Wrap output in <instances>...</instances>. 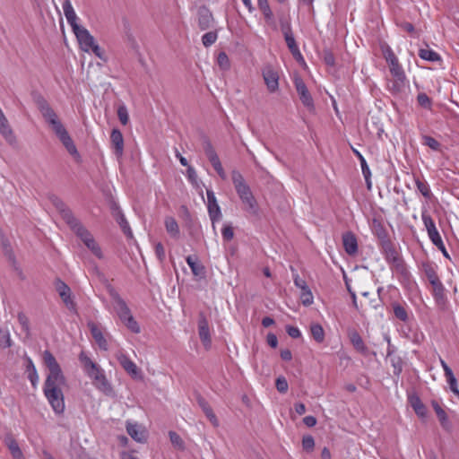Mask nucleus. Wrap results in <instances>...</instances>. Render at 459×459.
Instances as JSON below:
<instances>
[{
  "mask_svg": "<svg viewBox=\"0 0 459 459\" xmlns=\"http://www.w3.org/2000/svg\"><path fill=\"white\" fill-rule=\"evenodd\" d=\"M417 102L421 108L429 110L431 109L432 100L425 92H420L418 94Z\"/></svg>",
  "mask_w": 459,
  "mask_h": 459,
  "instance_id": "obj_46",
  "label": "nucleus"
},
{
  "mask_svg": "<svg viewBox=\"0 0 459 459\" xmlns=\"http://www.w3.org/2000/svg\"><path fill=\"white\" fill-rule=\"evenodd\" d=\"M169 436L170 442L174 446H176L178 447H183L184 442L178 433H176L175 431H169Z\"/></svg>",
  "mask_w": 459,
  "mask_h": 459,
  "instance_id": "obj_62",
  "label": "nucleus"
},
{
  "mask_svg": "<svg viewBox=\"0 0 459 459\" xmlns=\"http://www.w3.org/2000/svg\"><path fill=\"white\" fill-rule=\"evenodd\" d=\"M0 346L9 348L12 346V340L8 331L0 330Z\"/></svg>",
  "mask_w": 459,
  "mask_h": 459,
  "instance_id": "obj_54",
  "label": "nucleus"
},
{
  "mask_svg": "<svg viewBox=\"0 0 459 459\" xmlns=\"http://www.w3.org/2000/svg\"><path fill=\"white\" fill-rule=\"evenodd\" d=\"M88 326L90 328L91 333L92 335V338L96 342V343L99 345L100 349L107 351L108 350V342L105 337L103 336V333L100 330V328L93 322L88 323Z\"/></svg>",
  "mask_w": 459,
  "mask_h": 459,
  "instance_id": "obj_25",
  "label": "nucleus"
},
{
  "mask_svg": "<svg viewBox=\"0 0 459 459\" xmlns=\"http://www.w3.org/2000/svg\"><path fill=\"white\" fill-rule=\"evenodd\" d=\"M257 5L268 24L274 23V17L268 0H257Z\"/></svg>",
  "mask_w": 459,
  "mask_h": 459,
  "instance_id": "obj_31",
  "label": "nucleus"
},
{
  "mask_svg": "<svg viewBox=\"0 0 459 459\" xmlns=\"http://www.w3.org/2000/svg\"><path fill=\"white\" fill-rule=\"evenodd\" d=\"M165 228L167 232L169 234L170 237L174 238H179V227L177 222V221L173 217H166L165 221Z\"/></svg>",
  "mask_w": 459,
  "mask_h": 459,
  "instance_id": "obj_33",
  "label": "nucleus"
},
{
  "mask_svg": "<svg viewBox=\"0 0 459 459\" xmlns=\"http://www.w3.org/2000/svg\"><path fill=\"white\" fill-rule=\"evenodd\" d=\"M17 318H18V321H19L20 325H22V329L25 332L29 333L30 324H29V319L26 316V315L22 312H20L17 316Z\"/></svg>",
  "mask_w": 459,
  "mask_h": 459,
  "instance_id": "obj_63",
  "label": "nucleus"
},
{
  "mask_svg": "<svg viewBox=\"0 0 459 459\" xmlns=\"http://www.w3.org/2000/svg\"><path fill=\"white\" fill-rule=\"evenodd\" d=\"M197 403L199 406L202 408L203 411L204 412L205 416L208 418V420L211 421V423L217 427L219 425V420L213 412L212 407L208 403V402L202 396L197 397Z\"/></svg>",
  "mask_w": 459,
  "mask_h": 459,
  "instance_id": "obj_28",
  "label": "nucleus"
},
{
  "mask_svg": "<svg viewBox=\"0 0 459 459\" xmlns=\"http://www.w3.org/2000/svg\"><path fill=\"white\" fill-rule=\"evenodd\" d=\"M352 152L358 157V159L359 160L363 176L369 175L370 169H369V167L368 166V163H367L365 158L363 157V155L354 148H352Z\"/></svg>",
  "mask_w": 459,
  "mask_h": 459,
  "instance_id": "obj_51",
  "label": "nucleus"
},
{
  "mask_svg": "<svg viewBox=\"0 0 459 459\" xmlns=\"http://www.w3.org/2000/svg\"><path fill=\"white\" fill-rule=\"evenodd\" d=\"M300 299L304 306H309L313 303V295L309 288L301 290Z\"/></svg>",
  "mask_w": 459,
  "mask_h": 459,
  "instance_id": "obj_52",
  "label": "nucleus"
},
{
  "mask_svg": "<svg viewBox=\"0 0 459 459\" xmlns=\"http://www.w3.org/2000/svg\"><path fill=\"white\" fill-rule=\"evenodd\" d=\"M73 32L78 40L81 49L84 52H89L91 48L95 44L93 36L91 35L89 30L82 25L75 28Z\"/></svg>",
  "mask_w": 459,
  "mask_h": 459,
  "instance_id": "obj_9",
  "label": "nucleus"
},
{
  "mask_svg": "<svg viewBox=\"0 0 459 459\" xmlns=\"http://www.w3.org/2000/svg\"><path fill=\"white\" fill-rule=\"evenodd\" d=\"M371 228L373 233L378 238L380 245L384 244L385 241L390 240L388 233L380 220L374 218L371 222Z\"/></svg>",
  "mask_w": 459,
  "mask_h": 459,
  "instance_id": "obj_23",
  "label": "nucleus"
},
{
  "mask_svg": "<svg viewBox=\"0 0 459 459\" xmlns=\"http://www.w3.org/2000/svg\"><path fill=\"white\" fill-rule=\"evenodd\" d=\"M428 235L432 241V243L438 247L439 249H444V243L441 238V236L439 235L437 228L434 230H431L428 232Z\"/></svg>",
  "mask_w": 459,
  "mask_h": 459,
  "instance_id": "obj_45",
  "label": "nucleus"
},
{
  "mask_svg": "<svg viewBox=\"0 0 459 459\" xmlns=\"http://www.w3.org/2000/svg\"><path fill=\"white\" fill-rule=\"evenodd\" d=\"M241 202L245 204V210L252 214V215H257L258 214V204L256 202V199L255 198L253 193L248 194V195H243L239 197Z\"/></svg>",
  "mask_w": 459,
  "mask_h": 459,
  "instance_id": "obj_29",
  "label": "nucleus"
},
{
  "mask_svg": "<svg viewBox=\"0 0 459 459\" xmlns=\"http://www.w3.org/2000/svg\"><path fill=\"white\" fill-rule=\"evenodd\" d=\"M56 289L60 298L68 308L74 307V303L71 298V289L63 281L57 279L56 281Z\"/></svg>",
  "mask_w": 459,
  "mask_h": 459,
  "instance_id": "obj_17",
  "label": "nucleus"
},
{
  "mask_svg": "<svg viewBox=\"0 0 459 459\" xmlns=\"http://www.w3.org/2000/svg\"><path fill=\"white\" fill-rule=\"evenodd\" d=\"M155 255L158 260L162 263L166 258L165 248L160 242H158L154 247Z\"/></svg>",
  "mask_w": 459,
  "mask_h": 459,
  "instance_id": "obj_60",
  "label": "nucleus"
},
{
  "mask_svg": "<svg viewBox=\"0 0 459 459\" xmlns=\"http://www.w3.org/2000/svg\"><path fill=\"white\" fill-rule=\"evenodd\" d=\"M63 10L68 24L72 28V30L81 26L77 22L78 17L74 10V7L70 0H65V2L63 3Z\"/></svg>",
  "mask_w": 459,
  "mask_h": 459,
  "instance_id": "obj_22",
  "label": "nucleus"
},
{
  "mask_svg": "<svg viewBox=\"0 0 459 459\" xmlns=\"http://www.w3.org/2000/svg\"><path fill=\"white\" fill-rule=\"evenodd\" d=\"M117 359L119 361L122 368L133 379H142L143 377L141 369L127 356L122 354L118 356Z\"/></svg>",
  "mask_w": 459,
  "mask_h": 459,
  "instance_id": "obj_15",
  "label": "nucleus"
},
{
  "mask_svg": "<svg viewBox=\"0 0 459 459\" xmlns=\"http://www.w3.org/2000/svg\"><path fill=\"white\" fill-rule=\"evenodd\" d=\"M415 185L418 191L427 199L430 200L433 194L430 190L429 185L426 181L420 180L419 178H415Z\"/></svg>",
  "mask_w": 459,
  "mask_h": 459,
  "instance_id": "obj_37",
  "label": "nucleus"
},
{
  "mask_svg": "<svg viewBox=\"0 0 459 459\" xmlns=\"http://www.w3.org/2000/svg\"><path fill=\"white\" fill-rule=\"evenodd\" d=\"M433 297L438 305H445L446 299L445 294V287L442 282L432 286Z\"/></svg>",
  "mask_w": 459,
  "mask_h": 459,
  "instance_id": "obj_36",
  "label": "nucleus"
},
{
  "mask_svg": "<svg viewBox=\"0 0 459 459\" xmlns=\"http://www.w3.org/2000/svg\"><path fill=\"white\" fill-rule=\"evenodd\" d=\"M419 56L429 62L440 61L441 56L436 51L429 48H420L419 50Z\"/></svg>",
  "mask_w": 459,
  "mask_h": 459,
  "instance_id": "obj_39",
  "label": "nucleus"
},
{
  "mask_svg": "<svg viewBox=\"0 0 459 459\" xmlns=\"http://www.w3.org/2000/svg\"><path fill=\"white\" fill-rule=\"evenodd\" d=\"M342 246L348 255H356L358 252V241L355 234L351 231L344 232L342 234Z\"/></svg>",
  "mask_w": 459,
  "mask_h": 459,
  "instance_id": "obj_18",
  "label": "nucleus"
},
{
  "mask_svg": "<svg viewBox=\"0 0 459 459\" xmlns=\"http://www.w3.org/2000/svg\"><path fill=\"white\" fill-rule=\"evenodd\" d=\"M2 247H3L4 255L8 258V260L10 262H12V264L13 265H15V264H16L15 256H14V254L13 252V249H12L11 245L8 242V240H3Z\"/></svg>",
  "mask_w": 459,
  "mask_h": 459,
  "instance_id": "obj_48",
  "label": "nucleus"
},
{
  "mask_svg": "<svg viewBox=\"0 0 459 459\" xmlns=\"http://www.w3.org/2000/svg\"><path fill=\"white\" fill-rule=\"evenodd\" d=\"M262 75L264 81V83L267 87L269 92L273 93L279 89V74L278 72L275 71L273 66L266 65L263 71Z\"/></svg>",
  "mask_w": 459,
  "mask_h": 459,
  "instance_id": "obj_10",
  "label": "nucleus"
},
{
  "mask_svg": "<svg viewBox=\"0 0 459 459\" xmlns=\"http://www.w3.org/2000/svg\"><path fill=\"white\" fill-rule=\"evenodd\" d=\"M56 135L60 140V142L63 143L66 151L69 152L70 155H72L76 160H79L80 154L77 151V148L69 135L67 130L65 128L60 130L59 132L56 133Z\"/></svg>",
  "mask_w": 459,
  "mask_h": 459,
  "instance_id": "obj_14",
  "label": "nucleus"
},
{
  "mask_svg": "<svg viewBox=\"0 0 459 459\" xmlns=\"http://www.w3.org/2000/svg\"><path fill=\"white\" fill-rule=\"evenodd\" d=\"M231 179L238 197L248 195V194L252 193L249 186L246 183L244 177L238 170L234 169L231 171Z\"/></svg>",
  "mask_w": 459,
  "mask_h": 459,
  "instance_id": "obj_13",
  "label": "nucleus"
},
{
  "mask_svg": "<svg viewBox=\"0 0 459 459\" xmlns=\"http://www.w3.org/2000/svg\"><path fill=\"white\" fill-rule=\"evenodd\" d=\"M423 139V144L429 147L430 149L434 151H438L440 148V143L438 141H437L435 138L429 135H424L422 137Z\"/></svg>",
  "mask_w": 459,
  "mask_h": 459,
  "instance_id": "obj_53",
  "label": "nucleus"
},
{
  "mask_svg": "<svg viewBox=\"0 0 459 459\" xmlns=\"http://www.w3.org/2000/svg\"><path fill=\"white\" fill-rule=\"evenodd\" d=\"M126 429L127 434L135 442L140 444H145L147 442L149 433L143 425L128 420L126 421Z\"/></svg>",
  "mask_w": 459,
  "mask_h": 459,
  "instance_id": "obj_7",
  "label": "nucleus"
},
{
  "mask_svg": "<svg viewBox=\"0 0 459 459\" xmlns=\"http://www.w3.org/2000/svg\"><path fill=\"white\" fill-rule=\"evenodd\" d=\"M217 39V31H209L203 35L202 43L205 48H209L216 42Z\"/></svg>",
  "mask_w": 459,
  "mask_h": 459,
  "instance_id": "obj_44",
  "label": "nucleus"
},
{
  "mask_svg": "<svg viewBox=\"0 0 459 459\" xmlns=\"http://www.w3.org/2000/svg\"><path fill=\"white\" fill-rule=\"evenodd\" d=\"M43 363L48 370L43 385V394L56 414L65 411L63 386L66 385V378L54 355L48 350L42 354Z\"/></svg>",
  "mask_w": 459,
  "mask_h": 459,
  "instance_id": "obj_1",
  "label": "nucleus"
},
{
  "mask_svg": "<svg viewBox=\"0 0 459 459\" xmlns=\"http://www.w3.org/2000/svg\"><path fill=\"white\" fill-rule=\"evenodd\" d=\"M117 117L123 126H126L129 123V114L125 105H119L117 109Z\"/></svg>",
  "mask_w": 459,
  "mask_h": 459,
  "instance_id": "obj_43",
  "label": "nucleus"
},
{
  "mask_svg": "<svg viewBox=\"0 0 459 459\" xmlns=\"http://www.w3.org/2000/svg\"><path fill=\"white\" fill-rule=\"evenodd\" d=\"M198 333L205 347H209L211 345L212 339L208 321L204 316V314L200 315V318L198 321Z\"/></svg>",
  "mask_w": 459,
  "mask_h": 459,
  "instance_id": "obj_19",
  "label": "nucleus"
},
{
  "mask_svg": "<svg viewBox=\"0 0 459 459\" xmlns=\"http://www.w3.org/2000/svg\"><path fill=\"white\" fill-rule=\"evenodd\" d=\"M217 64L221 70L227 71L230 67V62L225 52H220L217 56Z\"/></svg>",
  "mask_w": 459,
  "mask_h": 459,
  "instance_id": "obj_47",
  "label": "nucleus"
},
{
  "mask_svg": "<svg viewBox=\"0 0 459 459\" xmlns=\"http://www.w3.org/2000/svg\"><path fill=\"white\" fill-rule=\"evenodd\" d=\"M5 444L8 447L12 456L14 459H22V457H23L22 452L18 443L14 439L10 438L5 441Z\"/></svg>",
  "mask_w": 459,
  "mask_h": 459,
  "instance_id": "obj_40",
  "label": "nucleus"
},
{
  "mask_svg": "<svg viewBox=\"0 0 459 459\" xmlns=\"http://www.w3.org/2000/svg\"><path fill=\"white\" fill-rule=\"evenodd\" d=\"M315 446L314 437L310 435L304 436L302 438V447L307 452L313 451Z\"/></svg>",
  "mask_w": 459,
  "mask_h": 459,
  "instance_id": "obj_55",
  "label": "nucleus"
},
{
  "mask_svg": "<svg viewBox=\"0 0 459 459\" xmlns=\"http://www.w3.org/2000/svg\"><path fill=\"white\" fill-rule=\"evenodd\" d=\"M0 134L10 144L16 143V137L4 112L0 113Z\"/></svg>",
  "mask_w": 459,
  "mask_h": 459,
  "instance_id": "obj_21",
  "label": "nucleus"
},
{
  "mask_svg": "<svg viewBox=\"0 0 459 459\" xmlns=\"http://www.w3.org/2000/svg\"><path fill=\"white\" fill-rule=\"evenodd\" d=\"M198 27L202 30H206L212 27L214 18L206 5H201L197 9Z\"/></svg>",
  "mask_w": 459,
  "mask_h": 459,
  "instance_id": "obj_12",
  "label": "nucleus"
},
{
  "mask_svg": "<svg viewBox=\"0 0 459 459\" xmlns=\"http://www.w3.org/2000/svg\"><path fill=\"white\" fill-rule=\"evenodd\" d=\"M294 85L302 104L309 110L314 109L315 105L313 98L302 78L299 76L295 77Z\"/></svg>",
  "mask_w": 459,
  "mask_h": 459,
  "instance_id": "obj_8",
  "label": "nucleus"
},
{
  "mask_svg": "<svg viewBox=\"0 0 459 459\" xmlns=\"http://www.w3.org/2000/svg\"><path fill=\"white\" fill-rule=\"evenodd\" d=\"M203 148L208 159L217 155V152H215L211 141L207 137L204 138Z\"/></svg>",
  "mask_w": 459,
  "mask_h": 459,
  "instance_id": "obj_49",
  "label": "nucleus"
},
{
  "mask_svg": "<svg viewBox=\"0 0 459 459\" xmlns=\"http://www.w3.org/2000/svg\"><path fill=\"white\" fill-rule=\"evenodd\" d=\"M392 308L394 316L402 322H407L409 319L408 311L405 305L399 302H393Z\"/></svg>",
  "mask_w": 459,
  "mask_h": 459,
  "instance_id": "obj_34",
  "label": "nucleus"
},
{
  "mask_svg": "<svg viewBox=\"0 0 459 459\" xmlns=\"http://www.w3.org/2000/svg\"><path fill=\"white\" fill-rule=\"evenodd\" d=\"M36 103L42 117L55 134L65 128L56 113L42 96L38 97Z\"/></svg>",
  "mask_w": 459,
  "mask_h": 459,
  "instance_id": "obj_5",
  "label": "nucleus"
},
{
  "mask_svg": "<svg viewBox=\"0 0 459 459\" xmlns=\"http://www.w3.org/2000/svg\"><path fill=\"white\" fill-rule=\"evenodd\" d=\"M350 341L353 345L354 349L361 353L364 356H368L369 354V350L368 346L365 344L363 339L359 335V333L356 331H353L350 333Z\"/></svg>",
  "mask_w": 459,
  "mask_h": 459,
  "instance_id": "obj_26",
  "label": "nucleus"
},
{
  "mask_svg": "<svg viewBox=\"0 0 459 459\" xmlns=\"http://www.w3.org/2000/svg\"><path fill=\"white\" fill-rule=\"evenodd\" d=\"M393 367V373L395 377H399L403 371V361L400 356H393L389 358Z\"/></svg>",
  "mask_w": 459,
  "mask_h": 459,
  "instance_id": "obj_41",
  "label": "nucleus"
},
{
  "mask_svg": "<svg viewBox=\"0 0 459 459\" xmlns=\"http://www.w3.org/2000/svg\"><path fill=\"white\" fill-rule=\"evenodd\" d=\"M70 229L84 243V245L99 258L102 257L101 249L96 243L91 232L78 220Z\"/></svg>",
  "mask_w": 459,
  "mask_h": 459,
  "instance_id": "obj_6",
  "label": "nucleus"
},
{
  "mask_svg": "<svg viewBox=\"0 0 459 459\" xmlns=\"http://www.w3.org/2000/svg\"><path fill=\"white\" fill-rule=\"evenodd\" d=\"M422 269L431 286L437 285V283L441 282L437 273V271L432 264H430L429 263H424L422 264Z\"/></svg>",
  "mask_w": 459,
  "mask_h": 459,
  "instance_id": "obj_32",
  "label": "nucleus"
},
{
  "mask_svg": "<svg viewBox=\"0 0 459 459\" xmlns=\"http://www.w3.org/2000/svg\"><path fill=\"white\" fill-rule=\"evenodd\" d=\"M382 253L390 268L396 274H399L403 280H409L411 274L407 269L406 264L395 247L394 244L389 240L380 245Z\"/></svg>",
  "mask_w": 459,
  "mask_h": 459,
  "instance_id": "obj_2",
  "label": "nucleus"
},
{
  "mask_svg": "<svg viewBox=\"0 0 459 459\" xmlns=\"http://www.w3.org/2000/svg\"><path fill=\"white\" fill-rule=\"evenodd\" d=\"M26 372L32 386L36 387L39 383V375L36 367L30 358L27 359Z\"/></svg>",
  "mask_w": 459,
  "mask_h": 459,
  "instance_id": "obj_35",
  "label": "nucleus"
},
{
  "mask_svg": "<svg viewBox=\"0 0 459 459\" xmlns=\"http://www.w3.org/2000/svg\"><path fill=\"white\" fill-rule=\"evenodd\" d=\"M323 59L324 62L329 66H333L335 65L334 56L330 50H324Z\"/></svg>",
  "mask_w": 459,
  "mask_h": 459,
  "instance_id": "obj_64",
  "label": "nucleus"
},
{
  "mask_svg": "<svg viewBox=\"0 0 459 459\" xmlns=\"http://www.w3.org/2000/svg\"><path fill=\"white\" fill-rule=\"evenodd\" d=\"M388 65L392 76L405 74L402 65L399 63V60H396L394 63H389Z\"/></svg>",
  "mask_w": 459,
  "mask_h": 459,
  "instance_id": "obj_57",
  "label": "nucleus"
},
{
  "mask_svg": "<svg viewBox=\"0 0 459 459\" xmlns=\"http://www.w3.org/2000/svg\"><path fill=\"white\" fill-rule=\"evenodd\" d=\"M206 195L209 217L212 225H214L216 221L221 219V208L217 203L215 195L212 190H207Z\"/></svg>",
  "mask_w": 459,
  "mask_h": 459,
  "instance_id": "obj_11",
  "label": "nucleus"
},
{
  "mask_svg": "<svg viewBox=\"0 0 459 459\" xmlns=\"http://www.w3.org/2000/svg\"><path fill=\"white\" fill-rule=\"evenodd\" d=\"M187 264L189 265L192 273L200 279L204 278L206 270L204 264L199 261L197 255H188L186 258Z\"/></svg>",
  "mask_w": 459,
  "mask_h": 459,
  "instance_id": "obj_20",
  "label": "nucleus"
},
{
  "mask_svg": "<svg viewBox=\"0 0 459 459\" xmlns=\"http://www.w3.org/2000/svg\"><path fill=\"white\" fill-rule=\"evenodd\" d=\"M407 82L406 75H394L388 82V90L392 94H399L404 91Z\"/></svg>",
  "mask_w": 459,
  "mask_h": 459,
  "instance_id": "obj_24",
  "label": "nucleus"
},
{
  "mask_svg": "<svg viewBox=\"0 0 459 459\" xmlns=\"http://www.w3.org/2000/svg\"><path fill=\"white\" fill-rule=\"evenodd\" d=\"M79 359L88 377L93 380V385L105 394L112 393V387L106 379L103 370L83 351L80 353Z\"/></svg>",
  "mask_w": 459,
  "mask_h": 459,
  "instance_id": "obj_3",
  "label": "nucleus"
},
{
  "mask_svg": "<svg viewBox=\"0 0 459 459\" xmlns=\"http://www.w3.org/2000/svg\"><path fill=\"white\" fill-rule=\"evenodd\" d=\"M117 223H118L122 232L125 234L126 238L128 240H134L133 231L131 230V227L126 219L124 213L119 210V208L117 206Z\"/></svg>",
  "mask_w": 459,
  "mask_h": 459,
  "instance_id": "obj_27",
  "label": "nucleus"
},
{
  "mask_svg": "<svg viewBox=\"0 0 459 459\" xmlns=\"http://www.w3.org/2000/svg\"><path fill=\"white\" fill-rule=\"evenodd\" d=\"M117 316L121 324L131 333L138 334L141 333V326L126 302L117 296Z\"/></svg>",
  "mask_w": 459,
  "mask_h": 459,
  "instance_id": "obj_4",
  "label": "nucleus"
},
{
  "mask_svg": "<svg viewBox=\"0 0 459 459\" xmlns=\"http://www.w3.org/2000/svg\"><path fill=\"white\" fill-rule=\"evenodd\" d=\"M382 53L387 64L394 63V61L398 60L394 51L388 45L382 47Z\"/></svg>",
  "mask_w": 459,
  "mask_h": 459,
  "instance_id": "obj_50",
  "label": "nucleus"
},
{
  "mask_svg": "<svg viewBox=\"0 0 459 459\" xmlns=\"http://www.w3.org/2000/svg\"><path fill=\"white\" fill-rule=\"evenodd\" d=\"M421 218L428 232L431 230L436 229L434 220L431 218L429 214L422 212Z\"/></svg>",
  "mask_w": 459,
  "mask_h": 459,
  "instance_id": "obj_58",
  "label": "nucleus"
},
{
  "mask_svg": "<svg viewBox=\"0 0 459 459\" xmlns=\"http://www.w3.org/2000/svg\"><path fill=\"white\" fill-rule=\"evenodd\" d=\"M310 333L316 342L322 343L325 341V330L320 324H312L310 325Z\"/></svg>",
  "mask_w": 459,
  "mask_h": 459,
  "instance_id": "obj_38",
  "label": "nucleus"
},
{
  "mask_svg": "<svg viewBox=\"0 0 459 459\" xmlns=\"http://www.w3.org/2000/svg\"><path fill=\"white\" fill-rule=\"evenodd\" d=\"M91 50L92 53L98 56L100 59L103 61H107L108 57L106 56V52L104 49H102L98 44H94L92 48H91Z\"/></svg>",
  "mask_w": 459,
  "mask_h": 459,
  "instance_id": "obj_61",
  "label": "nucleus"
},
{
  "mask_svg": "<svg viewBox=\"0 0 459 459\" xmlns=\"http://www.w3.org/2000/svg\"><path fill=\"white\" fill-rule=\"evenodd\" d=\"M409 403L415 413L420 417L424 418L427 415V407L421 402L420 398L417 394H412L409 396Z\"/></svg>",
  "mask_w": 459,
  "mask_h": 459,
  "instance_id": "obj_30",
  "label": "nucleus"
},
{
  "mask_svg": "<svg viewBox=\"0 0 459 459\" xmlns=\"http://www.w3.org/2000/svg\"><path fill=\"white\" fill-rule=\"evenodd\" d=\"M437 417L439 420V423L441 425V427L446 430V431H450L451 429H452V424L448 419V416L446 414V412L445 411V410H441L439 411H437Z\"/></svg>",
  "mask_w": 459,
  "mask_h": 459,
  "instance_id": "obj_42",
  "label": "nucleus"
},
{
  "mask_svg": "<svg viewBox=\"0 0 459 459\" xmlns=\"http://www.w3.org/2000/svg\"><path fill=\"white\" fill-rule=\"evenodd\" d=\"M54 204L59 212V213L61 214L62 219L69 227L78 221V219L74 215L73 212L62 200L56 199Z\"/></svg>",
  "mask_w": 459,
  "mask_h": 459,
  "instance_id": "obj_16",
  "label": "nucleus"
},
{
  "mask_svg": "<svg viewBox=\"0 0 459 459\" xmlns=\"http://www.w3.org/2000/svg\"><path fill=\"white\" fill-rule=\"evenodd\" d=\"M275 385H276V389L281 394H285L288 391V388H289V385H288V382H287L286 378L284 377H281V376L277 377L276 382H275Z\"/></svg>",
  "mask_w": 459,
  "mask_h": 459,
  "instance_id": "obj_56",
  "label": "nucleus"
},
{
  "mask_svg": "<svg viewBox=\"0 0 459 459\" xmlns=\"http://www.w3.org/2000/svg\"><path fill=\"white\" fill-rule=\"evenodd\" d=\"M221 235L225 241H230L234 237V230L230 225H224L221 230Z\"/></svg>",
  "mask_w": 459,
  "mask_h": 459,
  "instance_id": "obj_59",
  "label": "nucleus"
}]
</instances>
